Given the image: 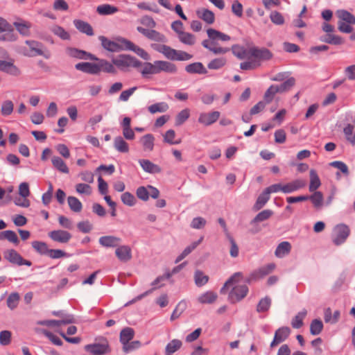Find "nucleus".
Here are the masks:
<instances>
[{
  "label": "nucleus",
  "instance_id": "nucleus-1",
  "mask_svg": "<svg viewBox=\"0 0 355 355\" xmlns=\"http://www.w3.org/2000/svg\"><path fill=\"white\" fill-rule=\"evenodd\" d=\"M25 44L29 49L26 47L21 48V53L26 57H35L37 55L43 56L46 59H49L51 56L50 51L44 47L42 42L36 40H26Z\"/></svg>",
  "mask_w": 355,
  "mask_h": 355
},
{
  "label": "nucleus",
  "instance_id": "nucleus-2",
  "mask_svg": "<svg viewBox=\"0 0 355 355\" xmlns=\"http://www.w3.org/2000/svg\"><path fill=\"white\" fill-rule=\"evenodd\" d=\"M112 63L118 68L123 70L129 67L139 68L142 65V62L130 55L121 54L117 58L112 60Z\"/></svg>",
  "mask_w": 355,
  "mask_h": 355
},
{
  "label": "nucleus",
  "instance_id": "nucleus-3",
  "mask_svg": "<svg viewBox=\"0 0 355 355\" xmlns=\"http://www.w3.org/2000/svg\"><path fill=\"white\" fill-rule=\"evenodd\" d=\"M4 58H8V60H0V71L12 76H20L21 71L19 68L14 64V59L9 58L7 52H5Z\"/></svg>",
  "mask_w": 355,
  "mask_h": 355
},
{
  "label": "nucleus",
  "instance_id": "nucleus-4",
  "mask_svg": "<svg viewBox=\"0 0 355 355\" xmlns=\"http://www.w3.org/2000/svg\"><path fill=\"white\" fill-rule=\"evenodd\" d=\"M248 287L245 284L234 286L230 291L228 300L231 304H235L242 300L248 293Z\"/></svg>",
  "mask_w": 355,
  "mask_h": 355
},
{
  "label": "nucleus",
  "instance_id": "nucleus-5",
  "mask_svg": "<svg viewBox=\"0 0 355 355\" xmlns=\"http://www.w3.org/2000/svg\"><path fill=\"white\" fill-rule=\"evenodd\" d=\"M136 195L139 199L147 201L150 196L154 199L158 198L159 191L152 185H148L146 187L141 186L137 189Z\"/></svg>",
  "mask_w": 355,
  "mask_h": 355
},
{
  "label": "nucleus",
  "instance_id": "nucleus-6",
  "mask_svg": "<svg viewBox=\"0 0 355 355\" xmlns=\"http://www.w3.org/2000/svg\"><path fill=\"white\" fill-rule=\"evenodd\" d=\"M66 53L70 58L78 59V60H98V58L84 50H81L74 47H67Z\"/></svg>",
  "mask_w": 355,
  "mask_h": 355
},
{
  "label": "nucleus",
  "instance_id": "nucleus-7",
  "mask_svg": "<svg viewBox=\"0 0 355 355\" xmlns=\"http://www.w3.org/2000/svg\"><path fill=\"white\" fill-rule=\"evenodd\" d=\"M350 233L349 227L345 224L338 225L334 229V238L333 239V243L336 245H339L343 243Z\"/></svg>",
  "mask_w": 355,
  "mask_h": 355
},
{
  "label": "nucleus",
  "instance_id": "nucleus-8",
  "mask_svg": "<svg viewBox=\"0 0 355 355\" xmlns=\"http://www.w3.org/2000/svg\"><path fill=\"white\" fill-rule=\"evenodd\" d=\"M85 349L91 355H103L110 352L108 343L106 340L102 343L87 345Z\"/></svg>",
  "mask_w": 355,
  "mask_h": 355
},
{
  "label": "nucleus",
  "instance_id": "nucleus-9",
  "mask_svg": "<svg viewBox=\"0 0 355 355\" xmlns=\"http://www.w3.org/2000/svg\"><path fill=\"white\" fill-rule=\"evenodd\" d=\"M122 44L124 45L125 50H130L137 53L139 57L145 60H150L149 54L143 49L135 45L131 41L128 40L125 38H119L118 40Z\"/></svg>",
  "mask_w": 355,
  "mask_h": 355
},
{
  "label": "nucleus",
  "instance_id": "nucleus-10",
  "mask_svg": "<svg viewBox=\"0 0 355 355\" xmlns=\"http://www.w3.org/2000/svg\"><path fill=\"white\" fill-rule=\"evenodd\" d=\"M138 32L144 35L148 39L157 42H166L167 41L166 37L162 33L157 31L154 29H147L141 26L137 28Z\"/></svg>",
  "mask_w": 355,
  "mask_h": 355
},
{
  "label": "nucleus",
  "instance_id": "nucleus-11",
  "mask_svg": "<svg viewBox=\"0 0 355 355\" xmlns=\"http://www.w3.org/2000/svg\"><path fill=\"white\" fill-rule=\"evenodd\" d=\"M275 268V263H269L266 266H262L257 270H254L246 280L247 282L250 283L251 281L257 280L263 278L269 273H270Z\"/></svg>",
  "mask_w": 355,
  "mask_h": 355
},
{
  "label": "nucleus",
  "instance_id": "nucleus-12",
  "mask_svg": "<svg viewBox=\"0 0 355 355\" xmlns=\"http://www.w3.org/2000/svg\"><path fill=\"white\" fill-rule=\"evenodd\" d=\"M291 334V329L288 327H282L276 330L274 338L270 343V347L273 348L285 341Z\"/></svg>",
  "mask_w": 355,
  "mask_h": 355
},
{
  "label": "nucleus",
  "instance_id": "nucleus-13",
  "mask_svg": "<svg viewBox=\"0 0 355 355\" xmlns=\"http://www.w3.org/2000/svg\"><path fill=\"white\" fill-rule=\"evenodd\" d=\"M151 47L156 51L162 53L167 59L175 60L178 50L165 44H152Z\"/></svg>",
  "mask_w": 355,
  "mask_h": 355
},
{
  "label": "nucleus",
  "instance_id": "nucleus-14",
  "mask_svg": "<svg viewBox=\"0 0 355 355\" xmlns=\"http://www.w3.org/2000/svg\"><path fill=\"white\" fill-rule=\"evenodd\" d=\"M249 55L259 60H268L272 57L271 51L266 48L252 47L249 49Z\"/></svg>",
  "mask_w": 355,
  "mask_h": 355
},
{
  "label": "nucleus",
  "instance_id": "nucleus-15",
  "mask_svg": "<svg viewBox=\"0 0 355 355\" xmlns=\"http://www.w3.org/2000/svg\"><path fill=\"white\" fill-rule=\"evenodd\" d=\"M49 236L55 242L67 243L71 239V234L65 230H53L49 233Z\"/></svg>",
  "mask_w": 355,
  "mask_h": 355
},
{
  "label": "nucleus",
  "instance_id": "nucleus-16",
  "mask_svg": "<svg viewBox=\"0 0 355 355\" xmlns=\"http://www.w3.org/2000/svg\"><path fill=\"white\" fill-rule=\"evenodd\" d=\"M219 117L220 112L218 111H213L209 113L202 112L200 114L198 121L205 126H208L215 123Z\"/></svg>",
  "mask_w": 355,
  "mask_h": 355
},
{
  "label": "nucleus",
  "instance_id": "nucleus-17",
  "mask_svg": "<svg viewBox=\"0 0 355 355\" xmlns=\"http://www.w3.org/2000/svg\"><path fill=\"white\" fill-rule=\"evenodd\" d=\"M76 69L89 74H98L100 69L97 63L79 62L75 65Z\"/></svg>",
  "mask_w": 355,
  "mask_h": 355
},
{
  "label": "nucleus",
  "instance_id": "nucleus-18",
  "mask_svg": "<svg viewBox=\"0 0 355 355\" xmlns=\"http://www.w3.org/2000/svg\"><path fill=\"white\" fill-rule=\"evenodd\" d=\"M171 277V273L170 272H166V274L163 275H161V276H159L157 277L152 283H151V286H153L151 289L144 292V293L141 294L140 295H139L137 299L138 300H141L144 297L149 295L150 293H151L154 290L158 288H160L162 286H164L163 284H161L163 281H165L166 279H168L170 277Z\"/></svg>",
  "mask_w": 355,
  "mask_h": 355
},
{
  "label": "nucleus",
  "instance_id": "nucleus-19",
  "mask_svg": "<svg viewBox=\"0 0 355 355\" xmlns=\"http://www.w3.org/2000/svg\"><path fill=\"white\" fill-rule=\"evenodd\" d=\"M98 40L101 41L102 46L108 51L119 52L125 49L121 44L108 40L103 35L99 36Z\"/></svg>",
  "mask_w": 355,
  "mask_h": 355
},
{
  "label": "nucleus",
  "instance_id": "nucleus-20",
  "mask_svg": "<svg viewBox=\"0 0 355 355\" xmlns=\"http://www.w3.org/2000/svg\"><path fill=\"white\" fill-rule=\"evenodd\" d=\"M115 254L119 261L128 262L132 259V250L128 245H119L115 250Z\"/></svg>",
  "mask_w": 355,
  "mask_h": 355
},
{
  "label": "nucleus",
  "instance_id": "nucleus-21",
  "mask_svg": "<svg viewBox=\"0 0 355 355\" xmlns=\"http://www.w3.org/2000/svg\"><path fill=\"white\" fill-rule=\"evenodd\" d=\"M306 185V182L302 179H297L283 185L284 193H291L300 190Z\"/></svg>",
  "mask_w": 355,
  "mask_h": 355
},
{
  "label": "nucleus",
  "instance_id": "nucleus-22",
  "mask_svg": "<svg viewBox=\"0 0 355 355\" xmlns=\"http://www.w3.org/2000/svg\"><path fill=\"white\" fill-rule=\"evenodd\" d=\"M121 239L114 236H103L99 238L98 242L105 248H116L119 246Z\"/></svg>",
  "mask_w": 355,
  "mask_h": 355
},
{
  "label": "nucleus",
  "instance_id": "nucleus-23",
  "mask_svg": "<svg viewBox=\"0 0 355 355\" xmlns=\"http://www.w3.org/2000/svg\"><path fill=\"white\" fill-rule=\"evenodd\" d=\"M73 25L80 33L88 36L94 35L92 26L88 23L81 19H74Z\"/></svg>",
  "mask_w": 355,
  "mask_h": 355
},
{
  "label": "nucleus",
  "instance_id": "nucleus-24",
  "mask_svg": "<svg viewBox=\"0 0 355 355\" xmlns=\"http://www.w3.org/2000/svg\"><path fill=\"white\" fill-rule=\"evenodd\" d=\"M139 163L142 169L148 173H159L162 171V168L157 164L153 163L148 159H139Z\"/></svg>",
  "mask_w": 355,
  "mask_h": 355
},
{
  "label": "nucleus",
  "instance_id": "nucleus-25",
  "mask_svg": "<svg viewBox=\"0 0 355 355\" xmlns=\"http://www.w3.org/2000/svg\"><path fill=\"white\" fill-rule=\"evenodd\" d=\"M185 71L190 74H206L207 69L202 62H196L189 64L185 67Z\"/></svg>",
  "mask_w": 355,
  "mask_h": 355
},
{
  "label": "nucleus",
  "instance_id": "nucleus-26",
  "mask_svg": "<svg viewBox=\"0 0 355 355\" xmlns=\"http://www.w3.org/2000/svg\"><path fill=\"white\" fill-rule=\"evenodd\" d=\"M157 64L158 73H159L162 71L170 73H175L178 71L176 65L172 62L164 60H157Z\"/></svg>",
  "mask_w": 355,
  "mask_h": 355
},
{
  "label": "nucleus",
  "instance_id": "nucleus-27",
  "mask_svg": "<svg viewBox=\"0 0 355 355\" xmlns=\"http://www.w3.org/2000/svg\"><path fill=\"white\" fill-rule=\"evenodd\" d=\"M196 14L199 18L208 24H212L215 21L214 13L207 8L199 9L196 11Z\"/></svg>",
  "mask_w": 355,
  "mask_h": 355
},
{
  "label": "nucleus",
  "instance_id": "nucleus-28",
  "mask_svg": "<svg viewBox=\"0 0 355 355\" xmlns=\"http://www.w3.org/2000/svg\"><path fill=\"white\" fill-rule=\"evenodd\" d=\"M4 258L12 264L19 265L22 260V257L13 249L7 250L3 253Z\"/></svg>",
  "mask_w": 355,
  "mask_h": 355
},
{
  "label": "nucleus",
  "instance_id": "nucleus-29",
  "mask_svg": "<svg viewBox=\"0 0 355 355\" xmlns=\"http://www.w3.org/2000/svg\"><path fill=\"white\" fill-rule=\"evenodd\" d=\"M270 195L264 189L258 196L254 205H253L252 209L255 211L261 209L270 200Z\"/></svg>",
  "mask_w": 355,
  "mask_h": 355
},
{
  "label": "nucleus",
  "instance_id": "nucleus-30",
  "mask_svg": "<svg viewBox=\"0 0 355 355\" xmlns=\"http://www.w3.org/2000/svg\"><path fill=\"white\" fill-rule=\"evenodd\" d=\"M296 80L294 77H290L287 78L284 82L282 84L277 85V90L278 93L282 94L290 91L295 85Z\"/></svg>",
  "mask_w": 355,
  "mask_h": 355
},
{
  "label": "nucleus",
  "instance_id": "nucleus-31",
  "mask_svg": "<svg viewBox=\"0 0 355 355\" xmlns=\"http://www.w3.org/2000/svg\"><path fill=\"white\" fill-rule=\"evenodd\" d=\"M141 73L143 77H146L150 74L158 73L157 60L153 63L144 62L143 64V69L141 70Z\"/></svg>",
  "mask_w": 355,
  "mask_h": 355
},
{
  "label": "nucleus",
  "instance_id": "nucleus-32",
  "mask_svg": "<svg viewBox=\"0 0 355 355\" xmlns=\"http://www.w3.org/2000/svg\"><path fill=\"white\" fill-rule=\"evenodd\" d=\"M321 182L319 176L314 169L310 171V184L309 187V191H317L316 190L320 187Z\"/></svg>",
  "mask_w": 355,
  "mask_h": 355
},
{
  "label": "nucleus",
  "instance_id": "nucleus-33",
  "mask_svg": "<svg viewBox=\"0 0 355 355\" xmlns=\"http://www.w3.org/2000/svg\"><path fill=\"white\" fill-rule=\"evenodd\" d=\"M291 250V245L288 241H283L280 243L275 252L276 257L282 258L288 254Z\"/></svg>",
  "mask_w": 355,
  "mask_h": 355
},
{
  "label": "nucleus",
  "instance_id": "nucleus-34",
  "mask_svg": "<svg viewBox=\"0 0 355 355\" xmlns=\"http://www.w3.org/2000/svg\"><path fill=\"white\" fill-rule=\"evenodd\" d=\"M135 336V331L131 327L123 328L120 332V342L123 346L130 341Z\"/></svg>",
  "mask_w": 355,
  "mask_h": 355
},
{
  "label": "nucleus",
  "instance_id": "nucleus-35",
  "mask_svg": "<svg viewBox=\"0 0 355 355\" xmlns=\"http://www.w3.org/2000/svg\"><path fill=\"white\" fill-rule=\"evenodd\" d=\"M273 211L270 209H264L259 212L256 216L250 221V224H255L268 220L272 215Z\"/></svg>",
  "mask_w": 355,
  "mask_h": 355
},
{
  "label": "nucleus",
  "instance_id": "nucleus-36",
  "mask_svg": "<svg viewBox=\"0 0 355 355\" xmlns=\"http://www.w3.org/2000/svg\"><path fill=\"white\" fill-rule=\"evenodd\" d=\"M52 164L54 168L63 173H69V170L65 162L60 157L54 156L51 159Z\"/></svg>",
  "mask_w": 355,
  "mask_h": 355
},
{
  "label": "nucleus",
  "instance_id": "nucleus-37",
  "mask_svg": "<svg viewBox=\"0 0 355 355\" xmlns=\"http://www.w3.org/2000/svg\"><path fill=\"white\" fill-rule=\"evenodd\" d=\"M338 17L340 19L339 21L347 22L349 24H355V17L345 10H339L336 12Z\"/></svg>",
  "mask_w": 355,
  "mask_h": 355
},
{
  "label": "nucleus",
  "instance_id": "nucleus-38",
  "mask_svg": "<svg viewBox=\"0 0 355 355\" xmlns=\"http://www.w3.org/2000/svg\"><path fill=\"white\" fill-rule=\"evenodd\" d=\"M308 200H310L314 207L320 209L323 205V194L320 191H313L311 196H307Z\"/></svg>",
  "mask_w": 355,
  "mask_h": 355
},
{
  "label": "nucleus",
  "instance_id": "nucleus-39",
  "mask_svg": "<svg viewBox=\"0 0 355 355\" xmlns=\"http://www.w3.org/2000/svg\"><path fill=\"white\" fill-rule=\"evenodd\" d=\"M114 147L120 153H125L129 151L128 144L121 136L114 138Z\"/></svg>",
  "mask_w": 355,
  "mask_h": 355
},
{
  "label": "nucleus",
  "instance_id": "nucleus-40",
  "mask_svg": "<svg viewBox=\"0 0 355 355\" xmlns=\"http://www.w3.org/2000/svg\"><path fill=\"white\" fill-rule=\"evenodd\" d=\"M97 61H98V68L100 69V72L101 71H103V72H105V73H116V70L115 69V67H114V64L113 63H110L107 60H103V59H98Z\"/></svg>",
  "mask_w": 355,
  "mask_h": 355
},
{
  "label": "nucleus",
  "instance_id": "nucleus-41",
  "mask_svg": "<svg viewBox=\"0 0 355 355\" xmlns=\"http://www.w3.org/2000/svg\"><path fill=\"white\" fill-rule=\"evenodd\" d=\"M117 7L111 6L110 4H102L97 7L96 12L101 15H112L118 12Z\"/></svg>",
  "mask_w": 355,
  "mask_h": 355
},
{
  "label": "nucleus",
  "instance_id": "nucleus-42",
  "mask_svg": "<svg viewBox=\"0 0 355 355\" xmlns=\"http://www.w3.org/2000/svg\"><path fill=\"white\" fill-rule=\"evenodd\" d=\"M320 41L334 45H340L344 43V40L343 37L329 33L327 34L324 37H322L320 38Z\"/></svg>",
  "mask_w": 355,
  "mask_h": 355
},
{
  "label": "nucleus",
  "instance_id": "nucleus-43",
  "mask_svg": "<svg viewBox=\"0 0 355 355\" xmlns=\"http://www.w3.org/2000/svg\"><path fill=\"white\" fill-rule=\"evenodd\" d=\"M14 26L17 31L24 36H28L31 34L30 28L31 24L28 21L14 22Z\"/></svg>",
  "mask_w": 355,
  "mask_h": 355
},
{
  "label": "nucleus",
  "instance_id": "nucleus-44",
  "mask_svg": "<svg viewBox=\"0 0 355 355\" xmlns=\"http://www.w3.org/2000/svg\"><path fill=\"white\" fill-rule=\"evenodd\" d=\"M51 31L63 40H69L70 34L64 28L58 25H54L50 28Z\"/></svg>",
  "mask_w": 355,
  "mask_h": 355
},
{
  "label": "nucleus",
  "instance_id": "nucleus-45",
  "mask_svg": "<svg viewBox=\"0 0 355 355\" xmlns=\"http://www.w3.org/2000/svg\"><path fill=\"white\" fill-rule=\"evenodd\" d=\"M155 137L152 134H146L141 138L144 150L152 151L154 147Z\"/></svg>",
  "mask_w": 355,
  "mask_h": 355
},
{
  "label": "nucleus",
  "instance_id": "nucleus-46",
  "mask_svg": "<svg viewBox=\"0 0 355 355\" xmlns=\"http://www.w3.org/2000/svg\"><path fill=\"white\" fill-rule=\"evenodd\" d=\"M182 343L178 339H173L168 343L165 348V355H172L177 352L181 347Z\"/></svg>",
  "mask_w": 355,
  "mask_h": 355
},
{
  "label": "nucleus",
  "instance_id": "nucleus-47",
  "mask_svg": "<svg viewBox=\"0 0 355 355\" xmlns=\"http://www.w3.org/2000/svg\"><path fill=\"white\" fill-rule=\"evenodd\" d=\"M31 245L37 253L47 256L49 248L45 242L34 241L31 243Z\"/></svg>",
  "mask_w": 355,
  "mask_h": 355
},
{
  "label": "nucleus",
  "instance_id": "nucleus-48",
  "mask_svg": "<svg viewBox=\"0 0 355 355\" xmlns=\"http://www.w3.org/2000/svg\"><path fill=\"white\" fill-rule=\"evenodd\" d=\"M217 299L216 293L212 291H207L198 297V302L201 304H212Z\"/></svg>",
  "mask_w": 355,
  "mask_h": 355
},
{
  "label": "nucleus",
  "instance_id": "nucleus-49",
  "mask_svg": "<svg viewBox=\"0 0 355 355\" xmlns=\"http://www.w3.org/2000/svg\"><path fill=\"white\" fill-rule=\"evenodd\" d=\"M67 202L70 209L73 212H80L83 209L82 202L74 196H69Z\"/></svg>",
  "mask_w": 355,
  "mask_h": 355
},
{
  "label": "nucleus",
  "instance_id": "nucleus-50",
  "mask_svg": "<svg viewBox=\"0 0 355 355\" xmlns=\"http://www.w3.org/2000/svg\"><path fill=\"white\" fill-rule=\"evenodd\" d=\"M307 311L306 309H303L299 312L292 320L291 324L295 329H299L303 325V320L306 317Z\"/></svg>",
  "mask_w": 355,
  "mask_h": 355
},
{
  "label": "nucleus",
  "instance_id": "nucleus-51",
  "mask_svg": "<svg viewBox=\"0 0 355 355\" xmlns=\"http://www.w3.org/2000/svg\"><path fill=\"white\" fill-rule=\"evenodd\" d=\"M271 306V299L266 296L261 299L257 306V311L258 313H263L268 311Z\"/></svg>",
  "mask_w": 355,
  "mask_h": 355
},
{
  "label": "nucleus",
  "instance_id": "nucleus-52",
  "mask_svg": "<svg viewBox=\"0 0 355 355\" xmlns=\"http://www.w3.org/2000/svg\"><path fill=\"white\" fill-rule=\"evenodd\" d=\"M195 284L197 286L200 287L208 282L209 277L203 273V272L197 270L194 273Z\"/></svg>",
  "mask_w": 355,
  "mask_h": 355
},
{
  "label": "nucleus",
  "instance_id": "nucleus-53",
  "mask_svg": "<svg viewBox=\"0 0 355 355\" xmlns=\"http://www.w3.org/2000/svg\"><path fill=\"white\" fill-rule=\"evenodd\" d=\"M20 300V296L18 293H12L9 295L7 298L6 303L7 306L11 310L15 309L18 306Z\"/></svg>",
  "mask_w": 355,
  "mask_h": 355
},
{
  "label": "nucleus",
  "instance_id": "nucleus-54",
  "mask_svg": "<svg viewBox=\"0 0 355 355\" xmlns=\"http://www.w3.org/2000/svg\"><path fill=\"white\" fill-rule=\"evenodd\" d=\"M323 329V323L319 319H314L310 324V333L312 335H318Z\"/></svg>",
  "mask_w": 355,
  "mask_h": 355
},
{
  "label": "nucleus",
  "instance_id": "nucleus-55",
  "mask_svg": "<svg viewBox=\"0 0 355 355\" xmlns=\"http://www.w3.org/2000/svg\"><path fill=\"white\" fill-rule=\"evenodd\" d=\"M190 116V110L187 108L180 111L175 117V125L179 126L183 124Z\"/></svg>",
  "mask_w": 355,
  "mask_h": 355
},
{
  "label": "nucleus",
  "instance_id": "nucleus-56",
  "mask_svg": "<svg viewBox=\"0 0 355 355\" xmlns=\"http://www.w3.org/2000/svg\"><path fill=\"white\" fill-rule=\"evenodd\" d=\"M178 38L181 42L188 45H193L195 43V36L189 33L182 32L178 35Z\"/></svg>",
  "mask_w": 355,
  "mask_h": 355
},
{
  "label": "nucleus",
  "instance_id": "nucleus-57",
  "mask_svg": "<svg viewBox=\"0 0 355 355\" xmlns=\"http://www.w3.org/2000/svg\"><path fill=\"white\" fill-rule=\"evenodd\" d=\"M168 109V105L164 102L157 103L148 107V111L155 114L156 112H164Z\"/></svg>",
  "mask_w": 355,
  "mask_h": 355
},
{
  "label": "nucleus",
  "instance_id": "nucleus-58",
  "mask_svg": "<svg viewBox=\"0 0 355 355\" xmlns=\"http://www.w3.org/2000/svg\"><path fill=\"white\" fill-rule=\"evenodd\" d=\"M232 51L233 54L239 59H244L249 54V50L247 51L243 46L236 44L232 46Z\"/></svg>",
  "mask_w": 355,
  "mask_h": 355
},
{
  "label": "nucleus",
  "instance_id": "nucleus-59",
  "mask_svg": "<svg viewBox=\"0 0 355 355\" xmlns=\"http://www.w3.org/2000/svg\"><path fill=\"white\" fill-rule=\"evenodd\" d=\"M186 308H187L186 302L184 300L180 301L176 306L174 311H173L171 316V320H174L178 318L180 316V315L183 313V311L186 309Z\"/></svg>",
  "mask_w": 355,
  "mask_h": 355
},
{
  "label": "nucleus",
  "instance_id": "nucleus-60",
  "mask_svg": "<svg viewBox=\"0 0 355 355\" xmlns=\"http://www.w3.org/2000/svg\"><path fill=\"white\" fill-rule=\"evenodd\" d=\"M354 126L352 124H347L343 130L346 139L352 145H355V134L353 135Z\"/></svg>",
  "mask_w": 355,
  "mask_h": 355
},
{
  "label": "nucleus",
  "instance_id": "nucleus-61",
  "mask_svg": "<svg viewBox=\"0 0 355 355\" xmlns=\"http://www.w3.org/2000/svg\"><path fill=\"white\" fill-rule=\"evenodd\" d=\"M226 64V59L225 58H218L212 60L208 63L207 67L209 69H219Z\"/></svg>",
  "mask_w": 355,
  "mask_h": 355
},
{
  "label": "nucleus",
  "instance_id": "nucleus-62",
  "mask_svg": "<svg viewBox=\"0 0 355 355\" xmlns=\"http://www.w3.org/2000/svg\"><path fill=\"white\" fill-rule=\"evenodd\" d=\"M121 199L122 202L124 205H128L129 207H132L136 203V198L134 196V195H132L131 193L128 192V191L123 193L121 195Z\"/></svg>",
  "mask_w": 355,
  "mask_h": 355
},
{
  "label": "nucleus",
  "instance_id": "nucleus-63",
  "mask_svg": "<svg viewBox=\"0 0 355 355\" xmlns=\"http://www.w3.org/2000/svg\"><path fill=\"white\" fill-rule=\"evenodd\" d=\"M277 90L276 85H272L269 87V88L266 91L264 94V101L266 103H270L274 98V96L276 94L278 93Z\"/></svg>",
  "mask_w": 355,
  "mask_h": 355
},
{
  "label": "nucleus",
  "instance_id": "nucleus-64",
  "mask_svg": "<svg viewBox=\"0 0 355 355\" xmlns=\"http://www.w3.org/2000/svg\"><path fill=\"white\" fill-rule=\"evenodd\" d=\"M270 19L271 21L276 25H283L285 21L283 15L276 10L271 12Z\"/></svg>",
  "mask_w": 355,
  "mask_h": 355
}]
</instances>
